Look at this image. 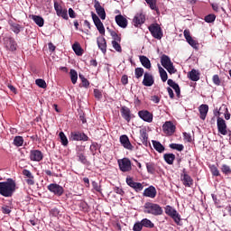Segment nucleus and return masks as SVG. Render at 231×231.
<instances>
[{"label":"nucleus","instance_id":"38","mask_svg":"<svg viewBox=\"0 0 231 231\" xmlns=\"http://www.w3.org/2000/svg\"><path fill=\"white\" fill-rule=\"evenodd\" d=\"M69 75L72 84H77V80H79V73H77V70L71 69Z\"/></svg>","mask_w":231,"mask_h":231},{"label":"nucleus","instance_id":"47","mask_svg":"<svg viewBox=\"0 0 231 231\" xmlns=\"http://www.w3.org/2000/svg\"><path fill=\"white\" fill-rule=\"evenodd\" d=\"M60 138L62 145L64 146L68 145V137H66V134H64V132L60 133Z\"/></svg>","mask_w":231,"mask_h":231},{"label":"nucleus","instance_id":"52","mask_svg":"<svg viewBox=\"0 0 231 231\" xmlns=\"http://www.w3.org/2000/svg\"><path fill=\"white\" fill-rule=\"evenodd\" d=\"M206 23H214L216 21V14H208L205 17Z\"/></svg>","mask_w":231,"mask_h":231},{"label":"nucleus","instance_id":"13","mask_svg":"<svg viewBox=\"0 0 231 231\" xmlns=\"http://www.w3.org/2000/svg\"><path fill=\"white\" fill-rule=\"evenodd\" d=\"M126 183L129 187L135 189L136 192H140L141 190H143V185L140 182H135L131 177L126 178Z\"/></svg>","mask_w":231,"mask_h":231},{"label":"nucleus","instance_id":"51","mask_svg":"<svg viewBox=\"0 0 231 231\" xmlns=\"http://www.w3.org/2000/svg\"><path fill=\"white\" fill-rule=\"evenodd\" d=\"M142 228H143V226L142 224V221H140V222H136L134 225L133 230L134 231H142Z\"/></svg>","mask_w":231,"mask_h":231},{"label":"nucleus","instance_id":"5","mask_svg":"<svg viewBox=\"0 0 231 231\" xmlns=\"http://www.w3.org/2000/svg\"><path fill=\"white\" fill-rule=\"evenodd\" d=\"M149 32L152 33L154 39H162L163 37V32H162V27L158 23H152L149 26Z\"/></svg>","mask_w":231,"mask_h":231},{"label":"nucleus","instance_id":"58","mask_svg":"<svg viewBox=\"0 0 231 231\" xmlns=\"http://www.w3.org/2000/svg\"><path fill=\"white\" fill-rule=\"evenodd\" d=\"M69 16L70 19H75V17H77V14H75L73 8H69Z\"/></svg>","mask_w":231,"mask_h":231},{"label":"nucleus","instance_id":"9","mask_svg":"<svg viewBox=\"0 0 231 231\" xmlns=\"http://www.w3.org/2000/svg\"><path fill=\"white\" fill-rule=\"evenodd\" d=\"M118 165H119L120 171H122V172H129V171H131V169H132L131 161L127 158L119 160Z\"/></svg>","mask_w":231,"mask_h":231},{"label":"nucleus","instance_id":"56","mask_svg":"<svg viewBox=\"0 0 231 231\" xmlns=\"http://www.w3.org/2000/svg\"><path fill=\"white\" fill-rule=\"evenodd\" d=\"M2 212L3 214H10L12 212V208L8 206L2 207Z\"/></svg>","mask_w":231,"mask_h":231},{"label":"nucleus","instance_id":"7","mask_svg":"<svg viewBox=\"0 0 231 231\" xmlns=\"http://www.w3.org/2000/svg\"><path fill=\"white\" fill-rule=\"evenodd\" d=\"M162 131L164 134H167L168 136H172L174 133L176 132V125L172 124L171 121H167L162 125Z\"/></svg>","mask_w":231,"mask_h":231},{"label":"nucleus","instance_id":"19","mask_svg":"<svg viewBox=\"0 0 231 231\" xmlns=\"http://www.w3.org/2000/svg\"><path fill=\"white\" fill-rule=\"evenodd\" d=\"M42 158H43V155L42 151L32 150L30 152V160L32 162H41Z\"/></svg>","mask_w":231,"mask_h":231},{"label":"nucleus","instance_id":"28","mask_svg":"<svg viewBox=\"0 0 231 231\" xmlns=\"http://www.w3.org/2000/svg\"><path fill=\"white\" fill-rule=\"evenodd\" d=\"M139 60L143 68H146V69H151V60L149 58H147V56H140Z\"/></svg>","mask_w":231,"mask_h":231},{"label":"nucleus","instance_id":"3","mask_svg":"<svg viewBox=\"0 0 231 231\" xmlns=\"http://www.w3.org/2000/svg\"><path fill=\"white\" fill-rule=\"evenodd\" d=\"M161 64L167 69L168 73L171 75L176 73V69L174 68V65L172 64V61L171 60V58L167 55H162L161 57Z\"/></svg>","mask_w":231,"mask_h":231},{"label":"nucleus","instance_id":"61","mask_svg":"<svg viewBox=\"0 0 231 231\" xmlns=\"http://www.w3.org/2000/svg\"><path fill=\"white\" fill-rule=\"evenodd\" d=\"M151 100L153 104H160V97L158 96H152Z\"/></svg>","mask_w":231,"mask_h":231},{"label":"nucleus","instance_id":"15","mask_svg":"<svg viewBox=\"0 0 231 231\" xmlns=\"http://www.w3.org/2000/svg\"><path fill=\"white\" fill-rule=\"evenodd\" d=\"M95 10L97 14V15H99L100 19H102V21L106 20V9H104V7H102V5H100V2L95 0V5H94Z\"/></svg>","mask_w":231,"mask_h":231},{"label":"nucleus","instance_id":"24","mask_svg":"<svg viewBox=\"0 0 231 231\" xmlns=\"http://www.w3.org/2000/svg\"><path fill=\"white\" fill-rule=\"evenodd\" d=\"M97 46L103 53H106V51H107V44L106 43V38L105 37L101 36V37L97 38Z\"/></svg>","mask_w":231,"mask_h":231},{"label":"nucleus","instance_id":"17","mask_svg":"<svg viewBox=\"0 0 231 231\" xmlns=\"http://www.w3.org/2000/svg\"><path fill=\"white\" fill-rule=\"evenodd\" d=\"M184 37L187 41V42L189 44L191 48H194L195 50H198V42L196 40L192 39V36H190V31L185 30L184 31Z\"/></svg>","mask_w":231,"mask_h":231},{"label":"nucleus","instance_id":"64","mask_svg":"<svg viewBox=\"0 0 231 231\" xmlns=\"http://www.w3.org/2000/svg\"><path fill=\"white\" fill-rule=\"evenodd\" d=\"M79 162H81V163H86L87 160H86V156H84L83 153H79Z\"/></svg>","mask_w":231,"mask_h":231},{"label":"nucleus","instance_id":"46","mask_svg":"<svg viewBox=\"0 0 231 231\" xmlns=\"http://www.w3.org/2000/svg\"><path fill=\"white\" fill-rule=\"evenodd\" d=\"M112 46L116 51H118L119 53H122V46H120V43L116 41L112 42Z\"/></svg>","mask_w":231,"mask_h":231},{"label":"nucleus","instance_id":"30","mask_svg":"<svg viewBox=\"0 0 231 231\" xmlns=\"http://www.w3.org/2000/svg\"><path fill=\"white\" fill-rule=\"evenodd\" d=\"M194 180H192V178L189 176V174L182 175V182L185 187H192V183Z\"/></svg>","mask_w":231,"mask_h":231},{"label":"nucleus","instance_id":"4","mask_svg":"<svg viewBox=\"0 0 231 231\" xmlns=\"http://www.w3.org/2000/svg\"><path fill=\"white\" fill-rule=\"evenodd\" d=\"M165 214H167V216H170V217L173 218L174 222L177 225H180V221H181V216L180 215V213H178L176 209H174L171 206H166Z\"/></svg>","mask_w":231,"mask_h":231},{"label":"nucleus","instance_id":"20","mask_svg":"<svg viewBox=\"0 0 231 231\" xmlns=\"http://www.w3.org/2000/svg\"><path fill=\"white\" fill-rule=\"evenodd\" d=\"M134 25L138 28V26H142L143 23H145V14L139 13L135 14L133 20Z\"/></svg>","mask_w":231,"mask_h":231},{"label":"nucleus","instance_id":"50","mask_svg":"<svg viewBox=\"0 0 231 231\" xmlns=\"http://www.w3.org/2000/svg\"><path fill=\"white\" fill-rule=\"evenodd\" d=\"M210 171L213 174V176H219V170L216 165L209 166Z\"/></svg>","mask_w":231,"mask_h":231},{"label":"nucleus","instance_id":"32","mask_svg":"<svg viewBox=\"0 0 231 231\" xmlns=\"http://www.w3.org/2000/svg\"><path fill=\"white\" fill-rule=\"evenodd\" d=\"M189 78L190 80H192L193 82H198V80H199V72H198V70H196V69H192V70L189 73Z\"/></svg>","mask_w":231,"mask_h":231},{"label":"nucleus","instance_id":"35","mask_svg":"<svg viewBox=\"0 0 231 231\" xmlns=\"http://www.w3.org/2000/svg\"><path fill=\"white\" fill-rule=\"evenodd\" d=\"M153 149L157 151V152H163L165 151V147L162 145V143L158 141H152Z\"/></svg>","mask_w":231,"mask_h":231},{"label":"nucleus","instance_id":"36","mask_svg":"<svg viewBox=\"0 0 231 231\" xmlns=\"http://www.w3.org/2000/svg\"><path fill=\"white\" fill-rule=\"evenodd\" d=\"M141 223L144 228H154V223L148 218L142 219Z\"/></svg>","mask_w":231,"mask_h":231},{"label":"nucleus","instance_id":"41","mask_svg":"<svg viewBox=\"0 0 231 231\" xmlns=\"http://www.w3.org/2000/svg\"><path fill=\"white\" fill-rule=\"evenodd\" d=\"M24 143V139H23V136H15L14 139V145L16 147H22V145Z\"/></svg>","mask_w":231,"mask_h":231},{"label":"nucleus","instance_id":"34","mask_svg":"<svg viewBox=\"0 0 231 231\" xmlns=\"http://www.w3.org/2000/svg\"><path fill=\"white\" fill-rule=\"evenodd\" d=\"M221 109H223L225 111V119L226 120H230V113H228V108H226V106L222 105V106L220 107L219 111H217L215 115L216 116H219V115H221Z\"/></svg>","mask_w":231,"mask_h":231},{"label":"nucleus","instance_id":"40","mask_svg":"<svg viewBox=\"0 0 231 231\" xmlns=\"http://www.w3.org/2000/svg\"><path fill=\"white\" fill-rule=\"evenodd\" d=\"M146 169L149 174H154V172H156V165L152 162H147Z\"/></svg>","mask_w":231,"mask_h":231},{"label":"nucleus","instance_id":"1","mask_svg":"<svg viewBox=\"0 0 231 231\" xmlns=\"http://www.w3.org/2000/svg\"><path fill=\"white\" fill-rule=\"evenodd\" d=\"M16 187L17 184L15 183V180L12 179L0 182L1 196H4V198H12V196H14V192H15Z\"/></svg>","mask_w":231,"mask_h":231},{"label":"nucleus","instance_id":"53","mask_svg":"<svg viewBox=\"0 0 231 231\" xmlns=\"http://www.w3.org/2000/svg\"><path fill=\"white\" fill-rule=\"evenodd\" d=\"M92 187H93L94 190H96L97 192H102L100 184H98L97 181H92Z\"/></svg>","mask_w":231,"mask_h":231},{"label":"nucleus","instance_id":"6","mask_svg":"<svg viewBox=\"0 0 231 231\" xmlns=\"http://www.w3.org/2000/svg\"><path fill=\"white\" fill-rule=\"evenodd\" d=\"M54 10L58 17H62V19H65V21L69 19V16H68V9L62 8V5H60V4L58 2H54Z\"/></svg>","mask_w":231,"mask_h":231},{"label":"nucleus","instance_id":"2","mask_svg":"<svg viewBox=\"0 0 231 231\" xmlns=\"http://www.w3.org/2000/svg\"><path fill=\"white\" fill-rule=\"evenodd\" d=\"M144 214H151L152 216H162L163 214V208L160 205L152 202H146L143 205Z\"/></svg>","mask_w":231,"mask_h":231},{"label":"nucleus","instance_id":"45","mask_svg":"<svg viewBox=\"0 0 231 231\" xmlns=\"http://www.w3.org/2000/svg\"><path fill=\"white\" fill-rule=\"evenodd\" d=\"M171 149H174L175 151H183V149H185V147L183 146V144H178V143H171L170 144Z\"/></svg>","mask_w":231,"mask_h":231},{"label":"nucleus","instance_id":"25","mask_svg":"<svg viewBox=\"0 0 231 231\" xmlns=\"http://www.w3.org/2000/svg\"><path fill=\"white\" fill-rule=\"evenodd\" d=\"M121 115L126 122H131V110L127 106H122Z\"/></svg>","mask_w":231,"mask_h":231},{"label":"nucleus","instance_id":"27","mask_svg":"<svg viewBox=\"0 0 231 231\" xmlns=\"http://www.w3.org/2000/svg\"><path fill=\"white\" fill-rule=\"evenodd\" d=\"M199 111L201 120H205V118H207V114L208 113V105H201L199 107Z\"/></svg>","mask_w":231,"mask_h":231},{"label":"nucleus","instance_id":"57","mask_svg":"<svg viewBox=\"0 0 231 231\" xmlns=\"http://www.w3.org/2000/svg\"><path fill=\"white\" fill-rule=\"evenodd\" d=\"M25 181H26V183L29 184V185H35V179H34L33 175L31 176V177H29V178H27V179L25 180Z\"/></svg>","mask_w":231,"mask_h":231},{"label":"nucleus","instance_id":"22","mask_svg":"<svg viewBox=\"0 0 231 231\" xmlns=\"http://www.w3.org/2000/svg\"><path fill=\"white\" fill-rule=\"evenodd\" d=\"M143 196L152 199L156 198V188H154L153 186H150L149 188L145 189L143 191Z\"/></svg>","mask_w":231,"mask_h":231},{"label":"nucleus","instance_id":"12","mask_svg":"<svg viewBox=\"0 0 231 231\" xmlns=\"http://www.w3.org/2000/svg\"><path fill=\"white\" fill-rule=\"evenodd\" d=\"M4 44L7 50L10 51H15L17 50V43L15 42V40L10 37H5L4 39Z\"/></svg>","mask_w":231,"mask_h":231},{"label":"nucleus","instance_id":"23","mask_svg":"<svg viewBox=\"0 0 231 231\" xmlns=\"http://www.w3.org/2000/svg\"><path fill=\"white\" fill-rule=\"evenodd\" d=\"M116 23L120 26V28H127V19H125L122 14L116 16Z\"/></svg>","mask_w":231,"mask_h":231},{"label":"nucleus","instance_id":"8","mask_svg":"<svg viewBox=\"0 0 231 231\" xmlns=\"http://www.w3.org/2000/svg\"><path fill=\"white\" fill-rule=\"evenodd\" d=\"M47 189L48 190H50V192H51L52 194H55V196H62V194H64V188H62V186L57 183L50 184L47 187Z\"/></svg>","mask_w":231,"mask_h":231},{"label":"nucleus","instance_id":"59","mask_svg":"<svg viewBox=\"0 0 231 231\" xmlns=\"http://www.w3.org/2000/svg\"><path fill=\"white\" fill-rule=\"evenodd\" d=\"M112 37L114 41L117 42H120V41H122V38L116 32H112Z\"/></svg>","mask_w":231,"mask_h":231},{"label":"nucleus","instance_id":"11","mask_svg":"<svg viewBox=\"0 0 231 231\" xmlns=\"http://www.w3.org/2000/svg\"><path fill=\"white\" fill-rule=\"evenodd\" d=\"M217 125L220 134H223V136H226V134H228V131H226V122L225 119L217 117Z\"/></svg>","mask_w":231,"mask_h":231},{"label":"nucleus","instance_id":"55","mask_svg":"<svg viewBox=\"0 0 231 231\" xmlns=\"http://www.w3.org/2000/svg\"><path fill=\"white\" fill-rule=\"evenodd\" d=\"M213 82L216 86H220L221 85V79H219L218 75H214L213 76Z\"/></svg>","mask_w":231,"mask_h":231},{"label":"nucleus","instance_id":"39","mask_svg":"<svg viewBox=\"0 0 231 231\" xmlns=\"http://www.w3.org/2000/svg\"><path fill=\"white\" fill-rule=\"evenodd\" d=\"M159 73L160 77L162 80V82H167V79H169V76L167 75V71L162 66L159 65Z\"/></svg>","mask_w":231,"mask_h":231},{"label":"nucleus","instance_id":"42","mask_svg":"<svg viewBox=\"0 0 231 231\" xmlns=\"http://www.w3.org/2000/svg\"><path fill=\"white\" fill-rule=\"evenodd\" d=\"M221 171L223 172V174H226V176L231 174V169L230 166L226 165V164H223L221 166Z\"/></svg>","mask_w":231,"mask_h":231},{"label":"nucleus","instance_id":"62","mask_svg":"<svg viewBox=\"0 0 231 231\" xmlns=\"http://www.w3.org/2000/svg\"><path fill=\"white\" fill-rule=\"evenodd\" d=\"M23 176H25V178H31L32 176H33V174H32V171L28 170H23Z\"/></svg>","mask_w":231,"mask_h":231},{"label":"nucleus","instance_id":"63","mask_svg":"<svg viewBox=\"0 0 231 231\" xmlns=\"http://www.w3.org/2000/svg\"><path fill=\"white\" fill-rule=\"evenodd\" d=\"M185 142H192V136L189 134L184 133L183 134Z\"/></svg>","mask_w":231,"mask_h":231},{"label":"nucleus","instance_id":"16","mask_svg":"<svg viewBox=\"0 0 231 231\" xmlns=\"http://www.w3.org/2000/svg\"><path fill=\"white\" fill-rule=\"evenodd\" d=\"M138 116L144 122H148V124H151V122H152V114L147 110L139 111Z\"/></svg>","mask_w":231,"mask_h":231},{"label":"nucleus","instance_id":"31","mask_svg":"<svg viewBox=\"0 0 231 231\" xmlns=\"http://www.w3.org/2000/svg\"><path fill=\"white\" fill-rule=\"evenodd\" d=\"M163 158L166 163L172 165V163H174V160L176 159V155H174V153H165Z\"/></svg>","mask_w":231,"mask_h":231},{"label":"nucleus","instance_id":"18","mask_svg":"<svg viewBox=\"0 0 231 231\" xmlns=\"http://www.w3.org/2000/svg\"><path fill=\"white\" fill-rule=\"evenodd\" d=\"M70 138L75 142H80V141L88 142V135L80 132H72L70 134Z\"/></svg>","mask_w":231,"mask_h":231},{"label":"nucleus","instance_id":"33","mask_svg":"<svg viewBox=\"0 0 231 231\" xmlns=\"http://www.w3.org/2000/svg\"><path fill=\"white\" fill-rule=\"evenodd\" d=\"M72 50L79 57H80L84 53L82 51V47H80V44L79 42H75L72 45Z\"/></svg>","mask_w":231,"mask_h":231},{"label":"nucleus","instance_id":"29","mask_svg":"<svg viewBox=\"0 0 231 231\" xmlns=\"http://www.w3.org/2000/svg\"><path fill=\"white\" fill-rule=\"evenodd\" d=\"M167 83H168V86H170V88H172V89H174L177 97H180V86L176 82H174V80L172 79H168Z\"/></svg>","mask_w":231,"mask_h":231},{"label":"nucleus","instance_id":"26","mask_svg":"<svg viewBox=\"0 0 231 231\" xmlns=\"http://www.w3.org/2000/svg\"><path fill=\"white\" fill-rule=\"evenodd\" d=\"M30 18L32 19L35 24H37V26H39L40 28H42V26H44V18L42 16L32 14Z\"/></svg>","mask_w":231,"mask_h":231},{"label":"nucleus","instance_id":"21","mask_svg":"<svg viewBox=\"0 0 231 231\" xmlns=\"http://www.w3.org/2000/svg\"><path fill=\"white\" fill-rule=\"evenodd\" d=\"M154 84V78L151 73H144L143 79V85L146 86V88H151Z\"/></svg>","mask_w":231,"mask_h":231},{"label":"nucleus","instance_id":"48","mask_svg":"<svg viewBox=\"0 0 231 231\" xmlns=\"http://www.w3.org/2000/svg\"><path fill=\"white\" fill-rule=\"evenodd\" d=\"M134 73H135L136 79H140V78L143 77V69L136 68Z\"/></svg>","mask_w":231,"mask_h":231},{"label":"nucleus","instance_id":"49","mask_svg":"<svg viewBox=\"0 0 231 231\" xmlns=\"http://www.w3.org/2000/svg\"><path fill=\"white\" fill-rule=\"evenodd\" d=\"M35 83L39 88L46 89V81H44V79H36Z\"/></svg>","mask_w":231,"mask_h":231},{"label":"nucleus","instance_id":"14","mask_svg":"<svg viewBox=\"0 0 231 231\" xmlns=\"http://www.w3.org/2000/svg\"><path fill=\"white\" fill-rule=\"evenodd\" d=\"M119 140H120L121 145H123L125 149H127V151H133V149H134V146H133L127 135L125 134L121 135Z\"/></svg>","mask_w":231,"mask_h":231},{"label":"nucleus","instance_id":"10","mask_svg":"<svg viewBox=\"0 0 231 231\" xmlns=\"http://www.w3.org/2000/svg\"><path fill=\"white\" fill-rule=\"evenodd\" d=\"M92 19L99 33L101 35H104L106 33V28H104V23H102V21H100V18H98V16L95 14V13H92Z\"/></svg>","mask_w":231,"mask_h":231},{"label":"nucleus","instance_id":"44","mask_svg":"<svg viewBox=\"0 0 231 231\" xmlns=\"http://www.w3.org/2000/svg\"><path fill=\"white\" fill-rule=\"evenodd\" d=\"M145 2L149 5L151 10H158L156 6L157 0H145Z\"/></svg>","mask_w":231,"mask_h":231},{"label":"nucleus","instance_id":"37","mask_svg":"<svg viewBox=\"0 0 231 231\" xmlns=\"http://www.w3.org/2000/svg\"><path fill=\"white\" fill-rule=\"evenodd\" d=\"M140 138L143 145H147V140L149 137L147 136V132L145 131V129L140 130Z\"/></svg>","mask_w":231,"mask_h":231},{"label":"nucleus","instance_id":"43","mask_svg":"<svg viewBox=\"0 0 231 231\" xmlns=\"http://www.w3.org/2000/svg\"><path fill=\"white\" fill-rule=\"evenodd\" d=\"M21 25L17 24V23H12L11 24V30L12 32H14V33H20L21 32Z\"/></svg>","mask_w":231,"mask_h":231},{"label":"nucleus","instance_id":"60","mask_svg":"<svg viewBox=\"0 0 231 231\" xmlns=\"http://www.w3.org/2000/svg\"><path fill=\"white\" fill-rule=\"evenodd\" d=\"M94 96L96 98H102V92H100V90L98 89H94Z\"/></svg>","mask_w":231,"mask_h":231},{"label":"nucleus","instance_id":"54","mask_svg":"<svg viewBox=\"0 0 231 231\" xmlns=\"http://www.w3.org/2000/svg\"><path fill=\"white\" fill-rule=\"evenodd\" d=\"M79 79H81L84 88H88L89 86V81H88L82 74H79Z\"/></svg>","mask_w":231,"mask_h":231}]
</instances>
